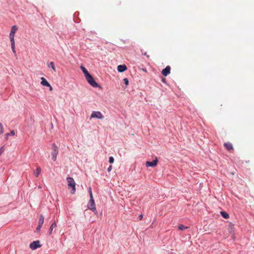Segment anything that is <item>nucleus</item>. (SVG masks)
I'll return each mask as SVG.
<instances>
[{
  "label": "nucleus",
  "instance_id": "5",
  "mask_svg": "<svg viewBox=\"0 0 254 254\" xmlns=\"http://www.w3.org/2000/svg\"><path fill=\"white\" fill-rule=\"evenodd\" d=\"M92 118L103 119L104 118V116L102 114V113L99 111H93L90 116V119Z\"/></svg>",
  "mask_w": 254,
  "mask_h": 254
},
{
  "label": "nucleus",
  "instance_id": "23",
  "mask_svg": "<svg viewBox=\"0 0 254 254\" xmlns=\"http://www.w3.org/2000/svg\"><path fill=\"white\" fill-rule=\"evenodd\" d=\"M123 81H124V83L126 85H127L128 84V80L127 78H124Z\"/></svg>",
  "mask_w": 254,
  "mask_h": 254
},
{
  "label": "nucleus",
  "instance_id": "27",
  "mask_svg": "<svg viewBox=\"0 0 254 254\" xmlns=\"http://www.w3.org/2000/svg\"><path fill=\"white\" fill-rule=\"evenodd\" d=\"M112 170V165H110L109 166V167L107 169V171L108 172H110L111 170Z\"/></svg>",
  "mask_w": 254,
  "mask_h": 254
},
{
  "label": "nucleus",
  "instance_id": "26",
  "mask_svg": "<svg viewBox=\"0 0 254 254\" xmlns=\"http://www.w3.org/2000/svg\"><path fill=\"white\" fill-rule=\"evenodd\" d=\"M41 227H42V226L38 225V227L36 228V231L37 232H39L41 230Z\"/></svg>",
  "mask_w": 254,
  "mask_h": 254
},
{
  "label": "nucleus",
  "instance_id": "11",
  "mask_svg": "<svg viewBox=\"0 0 254 254\" xmlns=\"http://www.w3.org/2000/svg\"><path fill=\"white\" fill-rule=\"evenodd\" d=\"M41 84L44 86H50V83L47 81V80L44 77L41 78Z\"/></svg>",
  "mask_w": 254,
  "mask_h": 254
},
{
  "label": "nucleus",
  "instance_id": "12",
  "mask_svg": "<svg viewBox=\"0 0 254 254\" xmlns=\"http://www.w3.org/2000/svg\"><path fill=\"white\" fill-rule=\"evenodd\" d=\"M224 145L228 151H231L233 149V145L230 143H224Z\"/></svg>",
  "mask_w": 254,
  "mask_h": 254
},
{
  "label": "nucleus",
  "instance_id": "17",
  "mask_svg": "<svg viewBox=\"0 0 254 254\" xmlns=\"http://www.w3.org/2000/svg\"><path fill=\"white\" fill-rule=\"evenodd\" d=\"M10 43L12 52L13 53L16 54V51L15 49V42L14 41H10Z\"/></svg>",
  "mask_w": 254,
  "mask_h": 254
},
{
  "label": "nucleus",
  "instance_id": "21",
  "mask_svg": "<svg viewBox=\"0 0 254 254\" xmlns=\"http://www.w3.org/2000/svg\"><path fill=\"white\" fill-rule=\"evenodd\" d=\"M88 191H89V195H90V198H93V194H92V189L91 187H89L88 188Z\"/></svg>",
  "mask_w": 254,
  "mask_h": 254
},
{
  "label": "nucleus",
  "instance_id": "25",
  "mask_svg": "<svg viewBox=\"0 0 254 254\" xmlns=\"http://www.w3.org/2000/svg\"><path fill=\"white\" fill-rule=\"evenodd\" d=\"M4 146H2L0 148V155L4 152Z\"/></svg>",
  "mask_w": 254,
  "mask_h": 254
},
{
  "label": "nucleus",
  "instance_id": "14",
  "mask_svg": "<svg viewBox=\"0 0 254 254\" xmlns=\"http://www.w3.org/2000/svg\"><path fill=\"white\" fill-rule=\"evenodd\" d=\"M41 169L40 167H37L36 170L34 172V175L36 177H38L40 173H41Z\"/></svg>",
  "mask_w": 254,
  "mask_h": 254
},
{
  "label": "nucleus",
  "instance_id": "24",
  "mask_svg": "<svg viewBox=\"0 0 254 254\" xmlns=\"http://www.w3.org/2000/svg\"><path fill=\"white\" fill-rule=\"evenodd\" d=\"M114 159L113 157H110L109 162L110 163H114Z\"/></svg>",
  "mask_w": 254,
  "mask_h": 254
},
{
  "label": "nucleus",
  "instance_id": "15",
  "mask_svg": "<svg viewBox=\"0 0 254 254\" xmlns=\"http://www.w3.org/2000/svg\"><path fill=\"white\" fill-rule=\"evenodd\" d=\"M44 221V217L43 215H41L40 216L38 225L42 226Z\"/></svg>",
  "mask_w": 254,
  "mask_h": 254
},
{
  "label": "nucleus",
  "instance_id": "29",
  "mask_svg": "<svg viewBox=\"0 0 254 254\" xmlns=\"http://www.w3.org/2000/svg\"><path fill=\"white\" fill-rule=\"evenodd\" d=\"M140 220H141L142 218V215H140L139 216Z\"/></svg>",
  "mask_w": 254,
  "mask_h": 254
},
{
  "label": "nucleus",
  "instance_id": "3",
  "mask_svg": "<svg viewBox=\"0 0 254 254\" xmlns=\"http://www.w3.org/2000/svg\"><path fill=\"white\" fill-rule=\"evenodd\" d=\"M52 152L51 153V156L52 160L54 161H56L57 158V155L59 153V149L58 146L55 144H52Z\"/></svg>",
  "mask_w": 254,
  "mask_h": 254
},
{
  "label": "nucleus",
  "instance_id": "2",
  "mask_svg": "<svg viewBox=\"0 0 254 254\" xmlns=\"http://www.w3.org/2000/svg\"><path fill=\"white\" fill-rule=\"evenodd\" d=\"M67 182V187L69 188H71V190H70V192L72 194H74L76 190L75 188V183L72 178L68 177L66 179Z\"/></svg>",
  "mask_w": 254,
  "mask_h": 254
},
{
  "label": "nucleus",
  "instance_id": "9",
  "mask_svg": "<svg viewBox=\"0 0 254 254\" xmlns=\"http://www.w3.org/2000/svg\"><path fill=\"white\" fill-rule=\"evenodd\" d=\"M171 70V67L170 66H167L164 69H163L162 71V74L164 76H167L170 73Z\"/></svg>",
  "mask_w": 254,
  "mask_h": 254
},
{
  "label": "nucleus",
  "instance_id": "18",
  "mask_svg": "<svg viewBox=\"0 0 254 254\" xmlns=\"http://www.w3.org/2000/svg\"><path fill=\"white\" fill-rule=\"evenodd\" d=\"M221 214L223 218H226V219L228 218L229 217V214L227 212H224V211H221Z\"/></svg>",
  "mask_w": 254,
  "mask_h": 254
},
{
  "label": "nucleus",
  "instance_id": "10",
  "mask_svg": "<svg viewBox=\"0 0 254 254\" xmlns=\"http://www.w3.org/2000/svg\"><path fill=\"white\" fill-rule=\"evenodd\" d=\"M118 71L120 72H122L125 71L127 69V66L125 64L124 65H119L117 67Z\"/></svg>",
  "mask_w": 254,
  "mask_h": 254
},
{
  "label": "nucleus",
  "instance_id": "16",
  "mask_svg": "<svg viewBox=\"0 0 254 254\" xmlns=\"http://www.w3.org/2000/svg\"><path fill=\"white\" fill-rule=\"evenodd\" d=\"M14 134H15L14 131V130H12L10 132V134H9V133H6V134H5L4 138H5V140H7L9 136H10V135L13 136V135H14Z\"/></svg>",
  "mask_w": 254,
  "mask_h": 254
},
{
  "label": "nucleus",
  "instance_id": "22",
  "mask_svg": "<svg viewBox=\"0 0 254 254\" xmlns=\"http://www.w3.org/2000/svg\"><path fill=\"white\" fill-rule=\"evenodd\" d=\"M4 132V128L1 123H0V134L3 133Z\"/></svg>",
  "mask_w": 254,
  "mask_h": 254
},
{
  "label": "nucleus",
  "instance_id": "4",
  "mask_svg": "<svg viewBox=\"0 0 254 254\" xmlns=\"http://www.w3.org/2000/svg\"><path fill=\"white\" fill-rule=\"evenodd\" d=\"M87 207L89 209L91 210L93 212H94L95 214L97 213L93 198H90V200L87 205Z\"/></svg>",
  "mask_w": 254,
  "mask_h": 254
},
{
  "label": "nucleus",
  "instance_id": "1",
  "mask_svg": "<svg viewBox=\"0 0 254 254\" xmlns=\"http://www.w3.org/2000/svg\"><path fill=\"white\" fill-rule=\"evenodd\" d=\"M80 68L84 74L85 77L88 82L94 87H97L99 86L98 84L94 80L92 76L88 73L86 68L83 66H81Z\"/></svg>",
  "mask_w": 254,
  "mask_h": 254
},
{
  "label": "nucleus",
  "instance_id": "20",
  "mask_svg": "<svg viewBox=\"0 0 254 254\" xmlns=\"http://www.w3.org/2000/svg\"><path fill=\"white\" fill-rule=\"evenodd\" d=\"M188 228V227H185L184 225H182V224H180L178 226V229L180 230H183L184 229H187Z\"/></svg>",
  "mask_w": 254,
  "mask_h": 254
},
{
  "label": "nucleus",
  "instance_id": "8",
  "mask_svg": "<svg viewBox=\"0 0 254 254\" xmlns=\"http://www.w3.org/2000/svg\"><path fill=\"white\" fill-rule=\"evenodd\" d=\"M158 163V160L157 158H156L155 160H153L151 162L147 161L146 162V167H155Z\"/></svg>",
  "mask_w": 254,
  "mask_h": 254
},
{
  "label": "nucleus",
  "instance_id": "7",
  "mask_svg": "<svg viewBox=\"0 0 254 254\" xmlns=\"http://www.w3.org/2000/svg\"><path fill=\"white\" fill-rule=\"evenodd\" d=\"M41 247V245H40V242L39 241H33V242H32L30 244V248L32 249V250H35L37 248H40Z\"/></svg>",
  "mask_w": 254,
  "mask_h": 254
},
{
  "label": "nucleus",
  "instance_id": "19",
  "mask_svg": "<svg viewBox=\"0 0 254 254\" xmlns=\"http://www.w3.org/2000/svg\"><path fill=\"white\" fill-rule=\"evenodd\" d=\"M50 65L51 66V68L54 70V71L56 72V67L55 66V64H54V62H50Z\"/></svg>",
  "mask_w": 254,
  "mask_h": 254
},
{
  "label": "nucleus",
  "instance_id": "28",
  "mask_svg": "<svg viewBox=\"0 0 254 254\" xmlns=\"http://www.w3.org/2000/svg\"><path fill=\"white\" fill-rule=\"evenodd\" d=\"M49 87V90L52 91L53 90V87L50 85V86H48Z\"/></svg>",
  "mask_w": 254,
  "mask_h": 254
},
{
  "label": "nucleus",
  "instance_id": "6",
  "mask_svg": "<svg viewBox=\"0 0 254 254\" xmlns=\"http://www.w3.org/2000/svg\"><path fill=\"white\" fill-rule=\"evenodd\" d=\"M17 30V27L16 26L14 25L11 27L9 34V38L10 41H14V36Z\"/></svg>",
  "mask_w": 254,
  "mask_h": 254
},
{
  "label": "nucleus",
  "instance_id": "30",
  "mask_svg": "<svg viewBox=\"0 0 254 254\" xmlns=\"http://www.w3.org/2000/svg\"><path fill=\"white\" fill-rule=\"evenodd\" d=\"M144 55H146V53H145L144 54Z\"/></svg>",
  "mask_w": 254,
  "mask_h": 254
},
{
  "label": "nucleus",
  "instance_id": "13",
  "mask_svg": "<svg viewBox=\"0 0 254 254\" xmlns=\"http://www.w3.org/2000/svg\"><path fill=\"white\" fill-rule=\"evenodd\" d=\"M57 226L56 223L55 221H54L52 225H51L50 229H49V235H51L52 233V231L53 230V229Z\"/></svg>",
  "mask_w": 254,
  "mask_h": 254
}]
</instances>
